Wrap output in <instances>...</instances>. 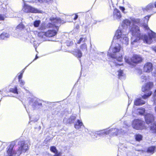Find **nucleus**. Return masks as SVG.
<instances>
[{
  "label": "nucleus",
  "instance_id": "obj_31",
  "mask_svg": "<svg viewBox=\"0 0 156 156\" xmlns=\"http://www.w3.org/2000/svg\"><path fill=\"white\" fill-rule=\"evenodd\" d=\"M25 28V26L22 23H20L16 27V29L20 30H22Z\"/></svg>",
  "mask_w": 156,
  "mask_h": 156
},
{
  "label": "nucleus",
  "instance_id": "obj_4",
  "mask_svg": "<svg viewBox=\"0 0 156 156\" xmlns=\"http://www.w3.org/2000/svg\"><path fill=\"white\" fill-rule=\"evenodd\" d=\"M19 146L17 150L18 154L17 156H19L22 153H25L29 149V147L27 143L25 140H20L18 143Z\"/></svg>",
  "mask_w": 156,
  "mask_h": 156
},
{
  "label": "nucleus",
  "instance_id": "obj_9",
  "mask_svg": "<svg viewBox=\"0 0 156 156\" xmlns=\"http://www.w3.org/2000/svg\"><path fill=\"white\" fill-rule=\"evenodd\" d=\"M15 144L11 143L9 145L7 148L6 153L7 156H17L18 154H16L17 151L13 150V148Z\"/></svg>",
  "mask_w": 156,
  "mask_h": 156
},
{
  "label": "nucleus",
  "instance_id": "obj_22",
  "mask_svg": "<svg viewBox=\"0 0 156 156\" xmlns=\"http://www.w3.org/2000/svg\"><path fill=\"white\" fill-rule=\"evenodd\" d=\"M150 131L151 133L154 134L156 133V124H153L151 126L150 128Z\"/></svg>",
  "mask_w": 156,
  "mask_h": 156
},
{
  "label": "nucleus",
  "instance_id": "obj_19",
  "mask_svg": "<svg viewBox=\"0 0 156 156\" xmlns=\"http://www.w3.org/2000/svg\"><path fill=\"white\" fill-rule=\"evenodd\" d=\"M74 55L78 58H80L82 56V53L80 50L77 49L76 51H74Z\"/></svg>",
  "mask_w": 156,
  "mask_h": 156
},
{
  "label": "nucleus",
  "instance_id": "obj_39",
  "mask_svg": "<svg viewBox=\"0 0 156 156\" xmlns=\"http://www.w3.org/2000/svg\"><path fill=\"white\" fill-rule=\"evenodd\" d=\"M119 8L121 10H122V12H124V11L125 10V9L124 7L120 6L119 7Z\"/></svg>",
  "mask_w": 156,
  "mask_h": 156
},
{
  "label": "nucleus",
  "instance_id": "obj_3",
  "mask_svg": "<svg viewBox=\"0 0 156 156\" xmlns=\"http://www.w3.org/2000/svg\"><path fill=\"white\" fill-rule=\"evenodd\" d=\"M153 86L154 83L153 82H147L142 86L141 90L145 93L142 96L143 99H147L151 95L152 92L150 90Z\"/></svg>",
  "mask_w": 156,
  "mask_h": 156
},
{
  "label": "nucleus",
  "instance_id": "obj_45",
  "mask_svg": "<svg viewBox=\"0 0 156 156\" xmlns=\"http://www.w3.org/2000/svg\"><path fill=\"white\" fill-rule=\"evenodd\" d=\"M35 105H39V106H42V103H36V102H35Z\"/></svg>",
  "mask_w": 156,
  "mask_h": 156
},
{
  "label": "nucleus",
  "instance_id": "obj_16",
  "mask_svg": "<svg viewBox=\"0 0 156 156\" xmlns=\"http://www.w3.org/2000/svg\"><path fill=\"white\" fill-rule=\"evenodd\" d=\"M156 147L155 146L149 147L147 150V152L151 154H153L156 151Z\"/></svg>",
  "mask_w": 156,
  "mask_h": 156
},
{
  "label": "nucleus",
  "instance_id": "obj_28",
  "mask_svg": "<svg viewBox=\"0 0 156 156\" xmlns=\"http://www.w3.org/2000/svg\"><path fill=\"white\" fill-rule=\"evenodd\" d=\"M118 76L119 78H120L124 76L125 75L123 73V70L119 69L118 71Z\"/></svg>",
  "mask_w": 156,
  "mask_h": 156
},
{
  "label": "nucleus",
  "instance_id": "obj_38",
  "mask_svg": "<svg viewBox=\"0 0 156 156\" xmlns=\"http://www.w3.org/2000/svg\"><path fill=\"white\" fill-rule=\"evenodd\" d=\"M143 26L145 29L147 30H149V28L147 24L143 25Z\"/></svg>",
  "mask_w": 156,
  "mask_h": 156
},
{
  "label": "nucleus",
  "instance_id": "obj_2",
  "mask_svg": "<svg viewBox=\"0 0 156 156\" xmlns=\"http://www.w3.org/2000/svg\"><path fill=\"white\" fill-rule=\"evenodd\" d=\"M125 62L129 64L135 66L138 64L141 63L143 60V58L140 55L133 54L132 56L129 58L126 56L125 57Z\"/></svg>",
  "mask_w": 156,
  "mask_h": 156
},
{
  "label": "nucleus",
  "instance_id": "obj_48",
  "mask_svg": "<svg viewBox=\"0 0 156 156\" xmlns=\"http://www.w3.org/2000/svg\"><path fill=\"white\" fill-rule=\"evenodd\" d=\"M153 50L155 52H156V47H154L153 48Z\"/></svg>",
  "mask_w": 156,
  "mask_h": 156
},
{
  "label": "nucleus",
  "instance_id": "obj_49",
  "mask_svg": "<svg viewBox=\"0 0 156 156\" xmlns=\"http://www.w3.org/2000/svg\"><path fill=\"white\" fill-rule=\"evenodd\" d=\"M154 6H155V8H156V2H155V3L154 4Z\"/></svg>",
  "mask_w": 156,
  "mask_h": 156
},
{
  "label": "nucleus",
  "instance_id": "obj_32",
  "mask_svg": "<svg viewBox=\"0 0 156 156\" xmlns=\"http://www.w3.org/2000/svg\"><path fill=\"white\" fill-rule=\"evenodd\" d=\"M87 41V38L86 37H80L79 40L77 41V44H79L81 42H85Z\"/></svg>",
  "mask_w": 156,
  "mask_h": 156
},
{
  "label": "nucleus",
  "instance_id": "obj_40",
  "mask_svg": "<svg viewBox=\"0 0 156 156\" xmlns=\"http://www.w3.org/2000/svg\"><path fill=\"white\" fill-rule=\"evenodd\" d=\"M151 16V15H147L144 17V18L147 20V21L148 22L149 20L150 17Z\"/></svg>",
  "mask_w": 156,
  "mask_h": 156
},
{
  "label": "nucleus",
  "instance_id": "obj_33",
  "mask_svg": "<svg viewBox=\"0 0 156 156\" xmlns=\"http://www.w3.org/2000/svg\"><path fill=\"white\" fill-rule=\"evenodd\" d=\"M50 150L51 152L54 153H56L58 152L56 147L54 146H51L50 147Z\"/></svg>",
  "mask_w": 156,
  "mask_h": 156
},
{
  "label": "nucleus",
  "instance_id": "obj_44",
  "mask_svg": "<svg viewBox=\"0 0 156 156\" xmlns=\"http://www.w3.org/2000/svg\"><path fill=\"white\" fill-rule=\"evenodd\" d=\"M152 75L154 76H156V68L155 69L154 71L153 72Z\"/></svg>",
  "mask_w": 156,
  "mask_h": 156
},
{
  "label": "nucleus",
  "instance_id": "obj_35",
  "mask_svg": "<svg viewBox=\"0 0 156 156\" xmlns=\"http://www.w3.org/2000/svg\"><path fill=\"white\" fill-rule=\"evenodd\" d=\"M23 72L24 71L23 70L21 72H20V75L18 76L19 81H20V80H21L22 79Z\"/></svg>",
  "mask_w": 156,
  "mask_h": 156
},
{
  "label": "nucleus",
  "instance_id": "obj_29",
  "mask_svg": "<svg viewBox=\"0 0 156 156\" xmlns=\"http://www.w3.org/2000/svg\"><path fill=\"white\" fill-rule=\"evenodd\" d=\"M38 37L43 38L44 36H45V32L40 31L38 32L37 34Z\"/></svg>",
  "mask_w": 156,
  "mask_h": 156
},
{
  "label": "nucleus",
  "instance_id": "obj_18",
  "mask_svg": "<svg viewBox=\"0 0 156 156\" xmlns=\"http://www.w3.org/2000/svg\"><path fill=\"white\" fill-rule=\"evenodd\" d=\"M83 125L82 122L80 121L79 120H77V122L74 124V127L76 129H79Z\"/></svg>",
  "mask_w": 156,
  "mask_h": 156
},
{
  "label": "nucleus",
  "instance_id": "obj_7",
  "mask_svg": "<svg viewBox=\"0 0 156 156\" xmlns=\"http://www.w3.org/2000/svg\"><path fill=\"white\" fill-rule=\"evenodd\" d=\"M135 123L133 125V128L137 130H141L146 129L145 122L138 119L135 120Z\"/></svg>",
  "mask_w": 156,
  "mask_h": 156
},
{
  "label": "nucleus",
  "instance_id": "obj_42",
  "mask_svg": "<svg viewBox=\"0 0 156 156\" xmlns=\"http://www.w3.org/2000/svg\"><path fill=\"white\" fill-rule=\"evenodd\" d=\"M4 20V17L2 15H0V20Z\"/></svg>",
  "mask_w": 156,
  "mask_h": 156
},
{
  "label": "nucleus",
  "instance_id": "obj_26",
  "mask_svg": "<svg viewBox=\"0 0 156 156\" xmlns=\"http://www.w3.org/2000/svg\"><path fill=\"white\" fill-rule=\"evenodd\" d=\"M153 7V5L152 3H150L147 5L144 9H143L144 11H147L148 10L152 9Z\"/></svg>",
  "mask_w": 156,
  "mask_h": 156
},
{
  "label": "nucleus",
  "instance_id": "obj_6",
  "mask_svg": "<svg viewBox=\"0 0 156 156\" xmlns=\"http://www.w3.org/2000/svg\"><path fill=\"white\" fill-rule=\"evenodd\" d=\"M120 45L118 44V46L114 47L112 49V51L113 53H108L107 54L108 56L113 58H116V60L119 62L122 61L123 58L122 55H120L119 56L117 57L115 54L117 52H119L120 50Z\"/></svg>",
  "mask_w": 156,
  "mask_h": 156
},
{
  "label": "nucleus",
  "instance_id": "obj_5",
  "mask_svg": "<svg viewBox=\"0 0 156 156\" xmlns=\"http://www.w3.org/2000/svg\"><path fill=\"white\" fill-rule=\"evenodd\" d=\"M22 10L25 13H42V11L25 3L24 4L23 6Z\"/></svg>",
  "mask_w": 156,
  "mask_h": 156
},
{
  "label": "nucleus",
  "instance_id": "obj_15",
  "mask_svg": "<svg viewBox=\"0 0 156 156\" xmlns=\"http://www.w3.org/2000/svg\"><path fill=\"white\" fill-rule=\"evenodd\" d=\"M145 101L140 98H137L134 101V104L136 106H140L144 104Z\"/></svg>",
  "mask_w": 156,
  "mask_h": 156
},
{
  "label": "nucleus",
  "instance_id": "obj_8",
  "mask_svg": "<svg viewBox=\"0 0 156 156\" xmlns=\"http://www.w3.org/2000/svg\"><path fill=\"white\" fill-rule=\"evenodd\" d=\"M118 130L116 128H112L110 129H106L101 131L98 134L101 136H105L110 134L112 136L117 135Z\"/></svg>",
  "mask_w": 156,
  "mask_h": 156
},
{
  "label": "nucleus",
  "instance_id": "obj_12",
  "mask_svg": "<svg viewBox=\"0 0 156 156\" xmlns=\"http://www.w3.org/2000/svg\"><path fill=\"white\" fill-rule=\"evenodd\" d=\"M144 119L146 123L149 124L154 122L155 117L152 114L148 113L144 115Z\"/></svg>",
  "mask_w": 156,
  "mask_h": 156
},
{
  "label": "nucleus",
  "instance_id": "obj_46",
  "mask_svg": "<svg viewBox=\"0 0 156 156\" xmlns=\"http://www.w3.org/2000/svg\"><path fill=\"white\" fill-rule=\"evenodd\" d=\"M38 58V56H37V55H36V56H35V58H34V60H36V59H37V58Z\"/></svg>",
  "mask_w": 156,
  "mask_h": 156
},
{
  "label": "nucleus",
  "instance_id": "obj_43",
  "mask_svg": "<svg viewBox=\"0 0 156 156\" xmlns=\"http://www.w3.org/2000/svg\"><path fill=\"white\" fill-rule=\"evenodd\" d=\"M78 16L76 14H75V17L73 18V20H76L78 18Z\"/></svg>",
  "mask_w": 156,
  "mask_h": 156
},
{
  "label": "nucleus",
  "instance_id": "obj_1",
  "mask_svg": "<svg viewBox=\"0 0 156 156\" xmlns=\"http://www.w3.org/2000/svg\"><path fill=\"white\" fill-rule=\"evenodd\" d=\"M129 31L135 38L131 42L132 44L139 42L141 39L143 40L144 42L150 44L152 42L153 39L156 38V34L152 30L148 32L147 35L142 34L140 27L134 23L129 27Z\"/></svg>",
  "mask_w": 156,
  "mask_h": 156
},
{
  "label": "nucleus",
  "instance_id": "obj_23",
  "mask_svg": "<svg viewBox=\"0 0 156 156\" xmlns=\"http://www.w3.org/2000/svg\"><path fill=\"white\" fill-rule=\"evenodd\" d=\"M9 34L5 32H3L0 35V38L2 40H4L9 37Z\"/></svg>",
  "mask_w": 156,
  "mask_h": 156
},
{
  "label": "nucleus",
  "instance_id": "obj_20",
  "mask_svg": "<svg viewBox=\"0 0 156 156\" xmlns=\"http://www.w3.org/2000/svg\"><path fill=\"white\" fill-rule=\"evenodd\" d=\"M122 35V32L120 30H117L115 34V37L117 39H119L121 37Z\"/></svg>",
  "mask_w": 156,
  "mask_h": 156
},
{
  "label": "nucleus",
  "instance_id": "obj_34",
  "mask_svg": "<svg viewBox=\"0 0 156 156\" xmlns=\"http://www.w3.org/2000/svg\"><path fill=\"white\" fill-rule=\"evenodd\" d=\"M47 27L48 28H53L54 27L55 28V27H58V26H56V25H55L53 23H48L47 24Z\"/></svg>",
  "mask_w": 156,
  "mask_h": 156
},
{
  "label": "nucleus",
  "instance_id": "obj_41",
  "mask_svg": "<svg viewBox=\"0 0 156 156\" xmlns=\"http://www.w3.org/2000/svg\"><path fill=\"white\" fill-rule=\"evenodd\" d=\"M19 82H20V84L22 85H24L25 84V82L23 80H20V81H19Z\"/></svg>",
  "mask_w": 156,
  "mask_h": 156
},
{
  "label": "nucleus",
  "instance_id": "obj_14",
  "mask_svg": "<svg viewBox=\"0 0 156 156\" xmlns=\"http://www.w3.org/2000/svg\"><path fill=\"white\" fill-rule=\"evenodd\" d=\"M113 16L114 18L116 19H119L122 17L120 11L116 8L114 10Z\"/></svg>",
  "mask_w": 156,
  "mask_h": 156
},
{
  "label": "nucleus",
  "instance_id": "obj_10",
  "mask_svg": "<svg viewBox=\"0 0 156 156\" xmlns=\"http://www.w3.org/2000/svg\"><path fill=\"white\" fill-rule=\"evenodd\" d=\"M56 30H48L45 32V36L47 37H51L56 35L59 30L58 27H55Z\"/></svg>",
  "mask_w": 156,
  "mask_h": 156
},
{
  "label": "nucleus",
  "instance_id": "obj_37",
  "mask_svg": "<svg viewBox=\"0 0 156 156\" xmlns=\"http://www.w3.org/2000/svg\"><path fill=\"white\" fill-rule=\"evenodd\" d=\"M62 153L59 152L58 153L57 152L56 153H55V154L53 156H62Z\"/></svg>",
  "mask_w": 156,
  "mask_h": 156
},
{
  "label": "nucleus",
  "instance_id": "obj_50",
  "mask_svg": "<svg viewBox=\"0 0 156 156\" xmlns=\"http://www.w3.org/2000/svg\"><path fill=\"white\" fill-rule=\"evenodd\" d=\"M75 119H76V117H75L73 119V120H74Z\"/></svg>",
  "mask_w": 156,
  "mask_h": 156
},
{
  "label": "nucleus",
  "instance_id": "obj_21",
  "mask_svg": "<svg viewBox=\"0 0 156 156\" xmlns=\"http://www.w3.org/2000/svg\"><path fill=\"white\" fill-rule=\"evenodd\" d=\"M131 24V22L128 19H125L124 20L122 24V27H124L125 26H130Z\"/></svg>",
  "mask_w": 156,
  "mask_h": 156
},
{
  "label": "nucleus",
  "instance_id": "obj_47",
  "mask_svg": "<svg viewBox=\"0 0 156 156\" xmlns=\"http://www.w3.org/2000/svg\"><path fill=\"white\" fill-rule=\"evenodd\" d=\"M154 96H156V90H155L154 91Z\"/></svg>",
  "mask_w": 156,
  "mask_h": 156
},
{
  "label": "nucleus",
  "instance_id": "obj_17",
  "mask_svg": "<svg viewBox=\"0 0 156 156\" xmlns=\"http://www.w3.org/2000/svg\"><path fill=\"white\" fill-rule=\"evenodd\" d=\"M143 136L139 134H136L134 136V139L136 141L140 142L143 140Z\"/></svg>",
  "mask_w": 156,
  "mask_h": 156
},
{
  "label": "nucleus",
  "instance_id": "obj_27",
  "mask_svg": "<svg viewBox=\"0 0 156 156\" xmlns=\"http://www.w3.org/2000/svg\"><path fill=\"white\" fill-rule=\"evenodd\" d=\"M80 48L82 51H87V44L85 43H83L80 46Z\"/></svg>",
  "mask_w": 156,
  "mask_h": 156
},
{
  "label": "nucleus",
  "instance_id": "obj_25",
  "mask_svg": "<svg viewBox=\"0 0 156 156\" xmlns=\"http://www.w3.org/2000/svg\"><path fill=\"white\" fill-rule=\"evenodd\" d=\"M40 3H45L48 4H51L53 2V0H37Z\"/></svg>",
  "mask_w": 156,
  "mask_h": 156
},
{
  "label": "nucleus",
  "instance_id": "obj_11",
  "mask_svg": "<svg viewBox=\"0 0 156 156\" xmlns=\"http://www.w3.org/2000/svg\"><path fill=\"white\" fill-rule=\"evenodd\" d=\"M153 66L152 63L150 62L146 63L143 67L144 72L150 73L152 72L153 70Z\"/></svg>",
  "mask_w": 156,
  "mask_h": 156
},
{
  "label": "nucleus",
  "instance_id": "obj_13",
  "mask_svg": "<svg viewBox=\"0 0 156 156\" xmlns=\"http://www.w3.org/2000/svg\"><path fill=\"white\" fill-rule=\"evenodd\" d=\"M50 20L51 23L54 24L55 25L64 23L63 20H62L60 18L57 17L51 18L50 19Z\"/></svg>",
  "mask_w": 156,
  "mask_h": 156
},
{
  "label": "nucleus",
  "instance_id": "obj_30",
  "mask_svg": "<svg viewBox=\"0 0 156 156\" xmlns=\"http://www.w3.org/2000/svg\"><path fill=\"white\" fill-rule=\"evenodd\" d=\"M41 21L40 20H36L34 22L33 25L35 27H38L41 23Z\"/></svg>",
  "mask_w": 156,
  "mask_h": 156
},
{
  "label": "nucleus",
  "instance_id": "obj_24",
  "mask_svg": "<svg viewBox=\"0 0 156 156\" xmlns=\"http://www.w3.org/2000/svg\"><path fill=\"white\" fill-rule=\"evenodd\" d=\"M9 92L16 94H18L17 86H15L14 88H10L9 90Z\"/></svg>",
  "mask_w": 156,
  "mask_h": 156
},
{
  "label": "nucleus",
  "instance_id": "obj_36",
  "mask_svg": "<svg viewBox=\"0 0 156 156\" xmlns=\"http://www.w3.org/2000/svg\"><path fill=\"white\" fill-rule=\"evenodd\" d=\"M45 29L46 27L44 25H42L38 28V30H39L42 31V30H44Z\"/></svg>",
  "mask_w": 156,
  "mask_h": 156
}]
</instances>
